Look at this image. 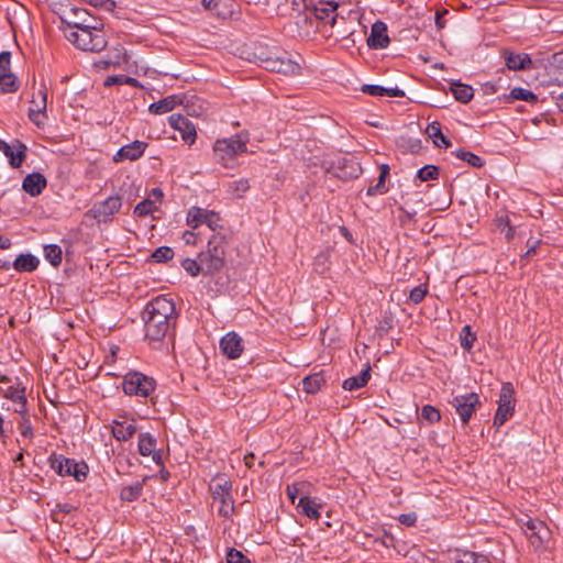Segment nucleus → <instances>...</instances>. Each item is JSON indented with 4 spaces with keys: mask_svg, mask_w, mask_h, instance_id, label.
Listing matches in <instances>:
<instances>
[{
    "mask_svg": "<svg viewBox=\"0 0 563 563\" xmlns=\"http://www.w3.org/2000/svg\"><path fill=\"white\" fill-rule=\"evenodd\" d=\"M439 176V169L434 165H426L417 172V177L421 181H428L437 179Z\"/></svg>",
    "mask_w": 563,
    "mask_h": 563,
    "instance_id": "nucleus-45",
    "label": "nucleus"
},
{
    "mask_svg": "<svg viewBox=\"0 0 563 563\" xmlns=\"http://www.w3.org/2000/svg\"><path fill=\"white\" fill-rule=\"evenodd\" d=\"M119 82H122V78L120 76H109L104 80V86L110 87Z\"/></svg>",
    "mask_w": 563,
    "mask_h": 563,
    "instance_id": "nucleus-62",
    "label": "nucleus"
},
{
    "mask_svg": "<svg viewBox=\"0 0 563 563\" xmlns=\"http://www.w3.org/2000/svg\"><path fill=\"white\" fill-rule=\"evenodd\" d=\"M250 189V181L246 178L232 180L227 186V191L234 198H242Z\"/></svg>",
    "mask_w": 563,
    "mask_h": 563,
    "instance_id": "nucleus-32",
    "label": "nucleus"
},
{
    "mask_svg": "<svg viewBox=\"0 0 563 563\" xmlns=\"http://www.w3.org/2000/svg\"><path fill=\"white\" fill-rule=\"evenodd\" d=\"M522 529L529 538H536L542 542L549 534V530L543 521L528 518L522 521Z\"/></svg>",
    "mask_w": 563,
    "mask_h": 563,
    "instance_id": "nucleus-22",
    "label": "nucleus"
},
{
    "mask_svg": "<svg viewBox=\"0 0 563 563\" xmlns=\"http://www.w3.org/2000/svg\"><path fill=\"white\" fill-rule=\"evenodd\" d=\"M417 519H418V517L415 512L402 514L398 518L399 522L407 527L415 526V523L417 522Z\"/></svg>",
    "mask_w": 563,
    "mask_h": 563,
    "instance_id": "nucleus-54",
    "label": "nucleus"
},
{
    "mask_svg": "<svg viewBox=\"0 0 563 563\" xmlns=\"http://www.w3.org/2000/svg\"><path fill=\"white\" fill-rule=\"evenodd\" d=\"M220 221L221 219L218 213L202 208H191L187 214V223L194 229L206 224L210 230L214 231L221 227Z\"/></svg>",
    "mask_w": 563,
    "mask_h": 563,
    "instance_id": "nucleus-11",
    "label": "nucleus"
},
{
    "mask_svg": "<svg viewBox=\"0 0 563 563\" xmlns=\"http://www.w3.org/2000/svg\"><path fill=\"white\" fill-rule=\"evenodd\" d=\"M111 432L118 441H128L135 434L136 426L133 420H114Z\"/></svg>",
    "mask_w": 563,
    "mask_h": 563,
    "instance_id": "nucleus-21",
    "label": "nucleus"
},
{
    "mask_svg": "<svg viewBox=\"0 0 563 563\" xmlns=\"http://www.w3.org/2000/svg\"><path fill=\"white\" fill-rule=\"evenodd\" d=\"M181 267L192 277L198 276L200 273L205 274V265L200 261L185 258L181 262Z\"/></svg>",
    "mask_w": 563,
    "mask_h": 563,
    "instance_id": "nucleus-44",
    "label": "nucleus"
},
{
    "mask_svg": "<svg viewBox=\"0 0 563 563\" xmlns=\"http://www.w3.org/2000/svg\"><path fill=\"white\" fill-rule=\"evenodd\" d=\"M505 62L509 69L520 70L527 68L531 64V58L528 54H515L506 52Z\"/></svg>",
    "mask_w": 563,
    "mask_h": 563,
    "instance_id": "nucleus-28",
    "label": "nucleus"
},
{
    "mask_svg": "<svg viewBox=\"0 0 563 563\" xmlns=\"http://www.w3.org/2000/svg\"><path fill=\"white\" fill-rule=\"evenodd\" d=\"M148 198H153L154 200H157V206H161L162 198H163V191L159 188L152 189Z\"/></svg>",
    "mask_w": 563,
    "mask_h": 563,
    "instance_id": "nucleus-58",
    "label": "nucleus"
},
{
    "mask_svg": "<svg viewBox=\"0 0 563 563\" xmlns=\"http://www.w3.org/2000/svg\"><path fill=\"white\" fill-rule=\"evenodd\" d=\"M47 185L46 178L41 173L29 174L22 183V189L31 197L42 194Z\"/></svg>",
    "mask_w": 563,
    "mask_h": 563,
    "instance_id": "nucleus-19",
    "label": "nucleus"
},
{
    "mask_svg": "<svg viewBox=\"0 0 563 563\" xmlns=\"http://www.w3.org/2000/svg\"><path fill=\"white\" fill-rule=\"evenodd\" d=\"M324 384V378L321 374L309 375L302 380V388L308 394L317 393Z\"/></svg>",
    "mask_w": 563,
    "mask_h": 563,
    "instance_id": "nucleus-36",
    "label": "nucleus"
},
{
    "mask_svg": "<svg viewBox=\"0 0 563 563\" xmlns=\"http://www.w3.org/2000/svg\"><path fill=\"white\" fill-rule=\"evenodd\" d=\"M158 207L159 206H157V200H154L153 198H146L135 206L133 213L136 217H146L156 211Z\"/></svg>",
    "mask_w": 563,
    "mask_h": 563,
    "instance_id": "nucleus-37",
    "label": "nucleus"
},
{
    "mask_svg": "<svg viewBox=\"0 0 563 563\" xmlns=\"http://www.w3.org/2000/svg\"><path fill=\"white\" fill-rule=\"evenodd\" d=\"M369 377H371V366L367 364L366 367L364 369H362V372L358 375L346 378L343 382L342 387L345 390H351V391L357 390L367 384Z\"/></svg>",
    "mask_w": 563,
    "mask_h": 563,
    "instance_id": "nucleus-24",
    "label": "nucleus"
},
{
    "mask_svg": "<svg viewBox=\"0 0 563 563\" xmlns=\"http://www.w3.org/2000/svg\"><path fill=\"white\" fill-rule=\"evenodd\" d=\"M220 349L229 358H238L243 352L241 336L235 332L227 333L220 341Z\"/></svg>",
    "mask_w": 563,
    "mask_h": 563,
    "instance_id": "nucleus-17",
    "label": "nucleus"
},
{
    "mask_svg": "<svg viewBox=\"0 0 563 563\" xmlns=\"http://www.w3.org/2000/svg\"><path fill=\"white\" fill-rule=\"evenodd\" d=\"M0 383L7 385L5 387H1V393L3 397L12 400L15 404L14 411L18 413H25V396H24V387L21 386L19 382L11 384V380L7 376L0 377Z\"/></svg>",
    "mask_w": 563,
    "mask_h": 563,
    "instance_id": "nucleus-13",
    "label": "nucleus"
},
{
    "mask_svg": "<svg viewBox=\"0 0 563 563\" xmlns=\"http://www.w3.org/2000/svg\"><path fill=\"white\" fill-rule=\"evenodd\" d=\"M454 563H490L489 560L483 555L471 551L457 552L454 556Z\"/></svg>",
    "mask_w": 563,
    "mask_h": 563,
    "instance_id": "nucleus-35",
    "label": "nucleus"
},
{
    "mask_svg": "<svg viewBox=\"0 0 563 563\" xmlns=\"http://www.w3.org/2000/svg\"><path fill=\"white\" fill-rule=\"evenodd\" d=\"M19 89L16 77L12 74H0V92L11 93Z\"/></svg>",
    "mask_w": 563,
    "mask_h": 563,
    "instance_id": "nucleus-38",
    "label": "nucleus"
},
{
    "mask_svg": "<svg viewBox=\"0 0 563 563\" xmlns=\"http://www.w3.org/2000/svg\"><path fill=\"white\" fill-rule=\"evenodd\" d=\"M125 60H126V54L123 52V49H117L115 56L112 59L107 60L104 63L107 65H109V64L121 65Z\"/></svg>",
    "mask_w": 563,
    "mask_h": 563,
    "instance_id": "nucleus-56",
    "label": "nucleus"
},
{
    "mask_svg": "<svg viewBox=\"0 0 563 563\" xmlns=\"http://www.w3.org/2000/svg\"><path fill=\"white\" fill-rule=\"evenodd\" d=\"M174 256V251L168 247V246H159L158 249H156L154 251V253L152 254V257L157 262V263H164V262H167L168 260H172Z\"/></svg>",
    "mask_w": 563,
    "mask_h": 563,
    "instance_id": "nucleus-47",
    "label": "nucleus"
},
{
    "mask_svg": "<svg viewBox=\"0 0 563 563\" xmlns=\"http://www.w3.org/2000/svg\"><path fill=\"white\" fill-rule=\"evenodd\" d=\"M59 19L62 22V31L68 30H78L80 27H89V23H91L90 13L84 8H68L62 11L59 14Z\"/></svg>",
    "mask_w": 563,
    "mask_h": 563,
    "instance_id": "nucleus-10",
    "label": "nucleus"
},
{
    "mask_svg": "<svg viewBox=\"0 0 563 563\" xmlns=\"http://www.w3.org/2000/svg\"><path fill=\"white\" fill-rule=\"evenodd\" d=\"M475 340H476V336L474 333L471 332V327L465 325L462 329V333H461V346L464 347L465 350H471Z\"/></svg>",
    "mask_w": 563,
    "mask_h": 563,
    "instance_id": "nucleus-48",
    "label": "nucleus"
},
{
    "mask_svg": "<svg viewBox=\"0 0 563 563\" xmlns=\"http://www.w3.org/2000/svg\"><path fill=\"white\" fill-rule=\"evenodd\" d=\"M74 510V506L70 504H57L56 511L63 514H70Z\"/></svg>",
    "mask_w": 563,
    "mask_h": 563,
    "instance_id": "nucleus-59",
    "label": "nucleus"
},
{
    "mask_svg": "<svg viewBox=\"0 0 563 563\" xmlns=\"http://www.w3.org/2000/svg\"><path fill=\"white\" fill-rule=\"evenodd\" d=\"M40 261L36 256L26 253L19 255L12 263V267L16 272H33L37 268Z\"/></svg>",
    "mask_w": 563,
    "mask_h": 563,
    "instance_id": "nucleus-25",
    "label": "nucleus"
},
{
    "mask_svg": "<svg viewBox=\"0 0 563 563\" xmlns=\"http://www.w3.org/2000/svg\"><path fill=\"white\" fill-rule=\"evenodd\" d=\"M362 92L375 96V97H384L386 92V87L379 85H363L361 88Z\"/></svg>",
    "mask_w": 563,
    "mask_h": 563,
    "instance_id": "nucleus-52",
    "label": "nucleus"
},
{
    "mask_svg": "<svg viewBox=\"0 0 563 563\" xmlns=\"http://www.w3.org/2000/svg\"><path fill=\"white\" fill-rule=\"evenodd\" d=\"M454 155L473 167H482L484 165V161L472 152L457 150L454 152Z\"/></svg>",
    "mask_w": 563,
    "mask_h": 563,
    "instance_id": "nucleus-42",
    "label": "nucleus"
},
{
    "mask_svg": "<svg viewBox=\"0 0 563 563\" xmlns=\"http://www.w3.org/2000/svg\"><path fill=\"white\" fill-rule=\"evenodd\" d=\"M385 96H388V97H404L405 96V92L404 90L395 87V88H386V92H385Z\"/></svg>",
    "mask_w": 563,
    "mask_h": 563,
    "instance_id": "nucleus-57",
    "label": "nucleus"
},
{
    "mask_svg": "<svg viewBox=\"0 0 563 563\" xmlns=\"http://www.w3.org/2000/svg\"><path fill=\"white\" fill-rule=\"evenodd\" d=\"M427 291V288L422 285L415 287L409 294L410 301L416 305L420 303L424 299Z\"/></svg>",
    "mask_w": 563,
    "mask_h": 563,
    "instance_id": "nucleus-51",
    "label": "nucleus"
},
{
    "mask_svg": "<svg viewBox=\"0 0 563 563\" xmlns=\"http://www.w3.org/2000/svg\"><path fill=\"white\" fill-rule=\"evenodd\" d=\"M479 404V397L475 393L455 396L452 401V405L464 424L468 423L475 408Z\"/></svg>",
    "mask_w": 563,
    "mask_h": 563,
    "instance_id": "nucleus-12",
    "label": "nucleus"
},
{
    "mask_svg": "<svg viewBox=\"0 0 563 563\" xmlns=\"http://www.w3.org/2000/svg\"><path fill=\"white\" fill-rule=\"evenodd\" d=\"M48 463L51 468L59 476H71L77 482H84L89 472V467L84 461L78 462L62 454H51Z\"/></svg>",
    "mask_w": 563,
    "mask_h": 563,
    "instance_id": "nucleus-5",
    "label": "nucleus"
},
{
    "mask_svg": "<svg viewBox=\"0 0 563 563\" xmlns=\"http://www.w3.org/2000/svg\"><path fill=\"white\" fill-rule=\"evenodd\" d=\"M143 493V482H136L132 485L124 486L121 489L120 498L123 501H134L137 500Z\"/></svg>",
    "mask_w": 563,
    "mask_h": 563,
    "instance_id": "nucleus-34",
    "label": "nucleus"
},
{
    "mask_svg": "<svg viewBox=\"0 0 563 563\" xmlns=\"http://www.w3.org/2000/svg\"><path fill=\"white\" fill-rule=\"evenodd\" d=\"M228 563H251V561L239 550L230 549L227 554Z\"/></svg>",
    "mask_w": 563,
    "mask_h": 563,
    "instance_id": "nucleus-49",
    "label": "nucleus"
},
{
    "mask_svg": "<svg viewBox=\"0 0 563 563\" xmlns=\"http://www.w3.org/2000/svg\"><path fill=\"white\" fill-rule=\"evenodd\" d=\"M426 132L435 146L444 148L451 146V142L443 135L441 126L438 122L428 124Z\"/></svg>",
    "mask_w": 563,
    "mask_h": 563,
    "instance_id": "nucleus-30",
    "label": "nucleus"
},
{
    "mask_svg": "<svg viewBox=\"0 0 563 563\" xmlns=\"http://www.w3.org/2000/svg\"><path fill=\"white\" fill-rule=\"evenodd\" d=\"M338 8V4H333L332 2L327 3L325 8L317 9V16L319 19H324L329 12L333 13Z\"/></svg>",
    "mask_w": 563,
    "mask_h": 563,
    "instance_id": "nucleus-55",
    "label": "nucleus"
},
{
    "mask_svg": "<svg viewBox=\"0 0 563 563\" xmlns=\"http://www.w3.org/2000/svg\"><path fill=\"white\" fill-rule=\"evenodd\" d=\"M122 387L125 395L147 398L155 389V382L142 373L130 372L123 377Z\"/></svg>",
    "mask_w": 563,
    "mask_h": 563,
    "instance_id": "nucleus-6",
    "label": "nucleus"
},
{
    "mask_svg": "<svg viewBox=\"0 0 563 563\" xmlns=\"http://www.w3.org/2000/svg\"><path fill=\"white\" fill-rule=\"evenodd\" d=\"M139 453L143 456H151L156 464L162 463L161 453L156 450V439L147 432L139 435Z\"/></svg>",
    "mask_w": 563,
    "mask_h": 563,
    "instance_id": "nucleus-18",
    "label": "nucleus"
},
{
    "mask_svg": "<svg viewBox=\"0 0 563 563\" xmlns=\"http://www.w3.org/2000/svg\"><path fill=\"white\" fill-rule=\"evenodd\" d=\"M11 63V54L10 52H1L0 53V74H9Z\"/></svg>",
    "mask_w": 563,
    "mask_h": 563,
    "instance_id": "nucleus-53",
    "label": "nucleus"
},
{
    "mask_svg": "<svg viewBox=\"0 0 563 563\" xmlns=\"http://www.w3.org/2000/svg\"><path fill=\"white\" fill-rule=\"evenodd\" d=\"M145 338L152 342H159L170 331L176 321L175 303L166 296H158L151 300L143 314Z\"/></svg>",
    "mask_w": 563,
    "mask_h": 563,
    "instance_id": "nucleus-1",
    "label": "nucleus"
},
{
    "mask_svg": "<svg viewBox=\"0 0 563 563\" xmlns=\"http://www.w3.org/2000/svg\"><path fill=\"white\" fill-rule=\"evenodd\" d=\"M11 245H12V241L8 236L2 235L0 233V249L8 250L11 247Z\"/></svg>",
    "mask_w": 563,
    "mask_h": 563,
    "instance_id": "nucleus-61",
    "label": "nucleus"
},
{
    "mask_svg": "<svg viewBox=\"0 0 563 563\" xmlns=\"http://www.w3.org/2000/svg\"><path fill=\"white\" fill-rule=\"evenodd\" d=\"M262 63L265 69L286 76H294L300 71L299 64L292 60L286 52L269 54Z\"/></svg>",
    "mask_w": 563,
    "mask_h": 563,
    "instance_id": "nucleus-8",
    "label": "nucleus"
},
{
    "mask_svg": "<svg viewBox=\"0 0 563 563\" xmlns=\"http://www.w3.org/2000/svg\"><path fill=\"white\" fill-rule=\"evenodd\" d=\"M26 151V145L15 140L9 144V150L2 153L9 158V163L13 168H19L25 158Z\"/></svg>",
    "mask_w": 563,
    "mask_h": 563,
    "instance_id": "nucleus-23",
    "label": "nucleus"
},
{
    "mask_svg": "<svg viewBox=\"0 0 563 563\" xmlns=\"http://www.w3.org/2000/svg\"><path fill=\"white\" fill-rule=\"evenodd\" d=\"M146 147H147L146 142H142V141H137V140L133 141L130 144H126V145L120 147V150L113 156V161L115 163H120L123 161H136L144 154Z\"/></svg>",
    "mask_w": 563,
    "mask_h": 563,
    "instance_id": "nucleus-16",
    "label": "nucleus"
},
{
    "mask_svg": "<svg viewBox=\"0 0 563 563\" xmlns=\"http://www.w3.org/2000/svg\"><path fill=\"white\" fill-rule=\"evenodd\" d=\"M515 406H499L497 408L494 426L499 428L501 427L508 419H510L514 415Z\"/></svg>",
    "mask_w": 563,
    "mask_h": 563,
    "instance_id": "nucleus-41",
    "label": "nucleus"
},
{
    "mask_svg": "<svg viewBox=\"0 0 563 563\" xmlns=\"http://www.w3.org/2000/svg\"><path fill=\"white\" fill-rule=\"evenodd\" d=\"M310 494V484L308 482H296L287 485L286 495L295 505L297 497L305 498Z\"/></svg>",
    "mask_w": 563,
    "mask_h": 563,
    "instance_id": "nucleus-29",
    "label": "nucleus"
},
{
    "mask_svg": "<svg viewBox=\"0 0 563 563\" xmlns=\"http://www.w3.org/2000/svg\"><path fill=\"white\" fill-rule=\"evenodd\" d=\"M552 97L555 100L556 107L563 112V91L556 96L553 95Z\"/></svg>",
    "mask_w": 563,
    "mask_h": 563,
    "instance_id": "nucleus-64",
    "label": "nucleus"
},
{
    "mask_svg": "<svg viewBox=\"0 0 563 563\" xmlns=\"http://www.w3.org/2000/svg\"><path fill=\"white\" fill-rule=\"evenodd\" d=\"M389 44L386 25L383 22H376L372 26L371 35L367 38V45L371 48H385Z\"/></svg>",
    "mask_w": 563,
    "mask_h": 563,
    "instance_id": "nucleus-20",
    "label": "nucleus"
},
{
    "mask_svg": "<svg viewBox=\"0 0 563 563\" xmlns=\"http://www.w3.org/2000/svg\"><path fill=\"white\" fill-rule=\"evenodd\" d=\"M420 417L430 424H433L441 420V413L439 409L431 405H424L421 408Z\"/></svg>",
    "mask_w": 563,
    "mask_h": 563,
    "instance_id": "nucleus-43",
    "label": "nucleus"
},
{
    "mask_svg": "<svg viewBox=\"0 0 563 563\" xmlns=\"http://www.w3.org/2000/svg\"><path fill=\"white\" fill-rule=\"evenodd\" d=\"M296 506H297V509H299L300 512L302 515L307 516L308 518H310V519H319L320 518L321 505L316 503L309 496H307L305 498H299V501Z\"/></svg>",
    "mask_w": 563,
    "mask_h": 563,
    "instance_id": "nucleus-27",
    "label": "nucleus"
},
{
    "mask_svg": "<svg viewBox=\"0 0 563 563\" xmlns=\"http://www.w3.org/2000/svg\"><path fill=\"white\" fill-rule=\"evenodd\" d=\"M179 102V97L172 95L157 102H153L152 104H150L148 110L153 114H164L174 110Z\"/></svg>",
    "mask_w": 563,
    "mask_h": 563,
    "instance_id": "nucleus-26",
    "label": "nucleus"
},
{
    "mask_svg": "<svg viewBox=\"0 0 563 563\" xmlns=\"http://www.w3.org/2000/svg\"><path fill=\"white\" fill-rule=\"evenodd\" d=\"M169 124L179 131L185 143L191 145L196 141L197 132L194 123L186 117L175 113L169 117Z\"/></svg>",
    "mask_w": 563,
    "mask_h": 563,
    "instance_id": "nucleus-15",
    "label": "nucleus"
},
{
    "mask_svg": "<svg viewBox=\"0 0 563 563\" xmlns=\"http://www.w3.org/2000/svg\"><path fill=\"white\" fill-rule=\"evenodd\" d=\"M65 37L82 51L100 52L107 45L103 32L92 23H89V27L65 31Z\"/></svg>",
    "mask_w": 563,
    "mask_h": 563,
    "instance_id": "nucleus-2",
    "label": "nucleus"
},
{
    "mask_svg": "<svg viewBox=\"0 0 563 563\" xmlns=\"http://www.w3.org/2000/svg\"><path fill=\"white\" fill-rule=\"evenodd\" d=\"M379 169H380V174L377 179V184L375 186L368 187V189H367L366 194L368 196L383 195V194L387 192V190H388L385 185V181L389 175V166L387 164H383V165H380Z\"/></svg>",
    "mask_w": 563,
    "mask_h": 563,
    "instance_id": "nucleus-31",
    "label": "nucleus"
},
{
    "mask_svg": "<svg viewBox=\"0 0 563 563\" xmlns=\"http://www.w3.org/2000/svg\"><path fill=\"white\" fill-rule=\"evenodd\" d=\"M210 490L213 504H218V514L224 518H230L234 511L231 481L224 475H217L210 483Z\"/></svg>",
    "mask_w": 563,
    "mask_h": 563,
    "instance_id": "nucleus-4",
    "label": "nucleus"
},
{
    "mask_svg": "<svg viewBox=\"0 0 563 563\" xmlns=\"http://www.w3.org/2000/svg\"><path fill=\"white\" fill-rule=\"evenodd\" d=\"M553 63L561 69H563V51L553 55Z\"/></svg>",
    "mask_w": 563,
    "mask_h": 563,
    "instance_id": "nucleus-63",
    "label": "nucleus"
},
{
    "mask_svg": "<svg viewBox=\"0 0 563 563\" xmlns=\"http://www.w3.org/2000/svg\"><path fill=\"white\" fill-rule=\"evenodd\" d=\"M509 224V219L507 217H500L496 220L497 228L503 232L507 229Z\"/></svg>",
    "mask_w": 563,
    "mask_h": 563,
    "instance_id": "nucleus-60",
    "label": "nucleus"
},
{
    "mask_svg": "<svg viewBox=\"0 0 563 563\" xmlns=\"http://www.w3.org/2000/svg\"><path fill=\"white\" fill-rule=\"evenodd\" d=\"M249 137L246 134L239 133L228 139L216 141L213 151L219 159H231L239 154L246 152V143Z\"/></svg>",
    "mask_w": 563,
    "mask_h": 563,
    "instance_id": "nucleus-7",
    "label": "nucleus"
},
{
    "mask_svg": "<svg viewBox=\"0 0 563 563\" xmlns=\"http://www.w3.org/2000/svg\"><path fill=\"white\" fill-rule=\"evenodd\" d=\"M44 256L53 266H58L63 258L60 246L56 244L46 245L44 247Z\"/></svg>",
    "mask_w": 563,
    "mask_h": 563,
    "instance_id": "nucleus-40",
    "label": "nucleus"
},
{
    "mask_svg": "<svg viewBox=\"0 0 563 563\" xmlns=\"http://www.w3.org/2000/svg\"><path fill=\"white\" fill-rule=\"evenodd\" d=\"M498 405L515 406V389L511 383L503 384L499 394Z\"/></svg>",
    "mask_w": 563,
    "mask_h": 563,
    "instance_id": "nucleus-39",
    "label": "nucleus"
},
{
    "mask_svg": "<svg viewBox=\"0 0 563 563\" xmlns=\"http://www.w3.org/2000/svg\"><path fill=\"white\" fill-rule=\"evenodd\" d=\"M451 91L454 98L462 103H467L474 96L473 88L471 86L460 82L452 84Z\"/></svg>",
    "mask_w": 563,
    "mask_h": 563,
    "instance_id": "nucleus-33",
    "label": "nucleus"
},
{
    "mask_svg": "<svg viewBox=\"0 0 563 563\" xmlns=\"http://www.w3.org/2000/svg\"><path fill=\"white\" fill-rule=\"evenodd\" d=\"M21 415H22V421L20 422V426H19L20 434L25 439H32V437H33L32 424H31L29 418H26L24 416L25 413H21Z\"/></svg>",
    "mask_w": 563,
    "mask_h": 563,
    "instance_id": "nucleus-50",
    "label": "nucleus"
},
{
    "mask_svg": "<svg viewBox=\"0 0 563 563\" xmlns=\"http://www.w3.org/2000/svg\"><path fill=\"white\" fill-rule=\"evenodd\" d=\"M47 104V91L45 87H41L31 100V107L29 109L30 120L37 126L43 125V118H45Z\"/></svg>",
    "mask_w": 563,
    "mask_h": 563,
    "instance_id": "nucleus-14",
    "label": "nucleus"
},
{
    "mask_svg": "<svg viewBox=\"0 0 563 563\" xmlns=\"http://www.w3.org/2000/svg\"><path fill=\"white\" fill-rule=\"evenodd\" d=\"M510 97L515 100H523L528 102H536L538 99L531 90L525 88H514L510 91Z\"/></svg>",
    "mask_w": 563,
    "mask_h": 563,
    "instance_id": "nucleus-46",
    "label": "nucleus"
},
{
    "mask_svg": "<svg viewBox=\"0 0 563 563\" xmlns=\"http://www.w3.org/2000/svg\"><path fill=\"white\" fill-rule=\"evenodd\" d=\"M122 207V199L120 196H110L107 199L96 202L88 211V214L98 223L111 222L113 216L117 214Z\"/></svg>",
    "mask_w": 563,
    "mask_h": 563,
    "instance_id": "nucleus-9",
    "label": "nucleus"
},
{
    "mask_svg": "<svg viewBox=\"0 0 563 563\" xmlns=\"http://www.w3.org/2000/svg\"><path fill=\"white\" fill-rule=\"evenodd\" d=\"M198 260L205 265V274L220 271L225 263V238L221 234H212L207 249L199 254Z\"/></svg>",
    "mask_w": 563,
    "mask_h": 563,
    "instance_id": "nucleus-3",
    "label": "nucleus"
}]
</instances>
